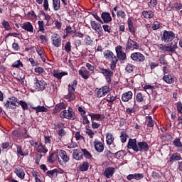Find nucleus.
<instances>
[{
    "label": "nucleus",
    "instance_id": "c9c22d12",
    "mask_svg": "<svg viewBox=\"0 0 182 182\" xmlns=\"http://www.w3.org/2000/svg\"><path fill=\"white\" fill-rule=\"evenodd\" d=\"M36 52L39 55L41 60L43 62H46V55H45V53H43V50H42V47L38 46L36 48Z\"/></svg>",
    "mask_w": 182,
    "mask_h": 182
},
{
    "label": "nucleus",
    "instance_id": "a211bd4d",
    "mask_svg": "<svg viewBox=\"0 0 182 182\" xmlns=\"http://www.w3.org/2000/svg\"><path fill=\"white\" fill-rule=\"evenodd\" d=\"M180 160H182L181 154L178 152H175L169 155L168 163H174V161H180Z\"/></svg>",
    "mask_w": 182,
    "mask_h": 182
},
{
    "label": "nucleus",
    "instance_id": "423d86ee",
    "mask_svg": "<svg viewBox=\"0 0 182 182\" xmlns=\"http://www.w3.org/2000/svg\"><path fill=\"white\" fill-rule=\"evenodd\" d=\"M34 87L38 92H43L46 87V82L43 80H39L37 77L33 79Z\"/></svg>",
    "mask_w": 182,
    "mask_h": 182
},
{
    "label": "nucleus",
    "instance_id": "6ab92c4d",
    "mask_svg": "<svg viewBox=\"0 0 182 182\" xmlns=\"http://www.w3.org/2000/svg\"><path fill=\"white\" fill-rule=\"evenodd\" d=\"M109 68L106 69V70L102 74L103 76L105 77V80H107V83L110 85L112 83V77H113L114 73Z\"/></svg>",
    "mask_w": 182,
    "mask_h": 182
},
{
    "label": "nucleus",
    "instance_id": "bf43d9fd",
    "mask_svg": "<svg viewBox=\"0 0 182 182\" xmlns=\"http://www.w3.org/2000/svg\"><path fill=\"white\" fill-rule=\"evenodd\" d=\"M135 68L136 67L134 65H132V64H127L126 65L125 70L128 73H132V72H133Z\"/></svg>",
    "mask_w": 182,
    "mask_h": 182
},
{
    "label": "nucleus",
    "instance_id": "9b49d317",
    "mask_svg": "<svg viewBox=\"0 0 182 182\" xmlns=\"http://www.w3.org/2000/svg\"><path fill=\"white\" fill-rule=\"evenodd\" d=\"M56 160H58L59 164H62V160L60 158H59V154L56 153L55 151L50 153L47 159L48 163H55Z\"/></svg>",
    "mask_w": 182,
    "mask_h": 182
},
{
    "label": "nucleus",
    "instance_id": "f704fd0d",
    "mask_svg": "<svg viewBox=\"0 0 182 182\" xmlns=\"http://www.w3.org/2000/svg\"><path fill=\"white\" fill-rule=\"evenodd\" d=\"M73 157L75 160H82V159H83V154L80 152V149H74Z\"/></svg>",
    "mask_w": 182,
    "mask_h": 182
},
{
    "label": "nucleus",
    "instance_id": "774afa93",
    "mask_svg": "<svg viewBox=\"0 0 182 182\" xmlns=\"http://www.w3.org/2000/svg\"><path fill=\"white\" fill-rule=\"evenodd\" d=\"M176 109H177L178 113H180L181 114H182V103H181V102L178 101L176 103Z\"/></svg>",
    "mask_w": 182,
    "mask_h": 182
},
{
    "label": "nucleus",
    "instance_id": "4c0bfd02",
    "mask_svg": "<svg viewBox=\"0 0 182 182\" xmlns=\"http://www.w3.org/2000/svg\"><path fill=\"white\" fill-rule=\"evenodd\" d=\"M77 86V80H74L71 84L68 85V92L73 93L76 90V87Z\"/></svg>",
    "mask_w": 182,
    "mask_h": 182
},
{
    "label": "nucleus",
    "instance_id": "e2e57ef3",
    "mask_svg": "<svg viewBox=\"0 0 182 182\" xmlns=\"http://www.w3.org/2000/svg\"><path fill=\"white\" fill-rule=\"evenodd\" d=\"M136 100L139 103H141V102L144 101V97H143V94L141 92H138L136 95Z\"/></svg>",
    "mask_w": 182,
    "mask_h": 182
},
{
    "label": "nucleus",
    "instance_id": "2f4dec72",
    "mask_svg": "<svg viewBox=\"0 0 182 182\" xmlns=\"http://www.w3.org/2000/svg\"><path fill=\"white\" fill-rule=\"evenodd\" d=\"M88 116L91 117V122H95V120H102L105 119V116L100 114H95V113H88Z\"/></svg>",
    "mask_w": 182,
    "mask_h": 182
},
{
    "label": "nucleus",
    "instance_id": "f8f14e48",
    "mask_svg": "<svg viewBox=\"0 0 182 182\" xmlns=\"http://www.w3.org/2000/svg\"><path fill=\"white\" fill-rule=\"evenodd\" d=\"M110 91V87L107 85L102 87L97 91V97L100 98L103 96H106L107 93Z\"/></svg>",
    "mask_w": 182,
    "mask_h": 182
},
{
    "label": "nucleus",
    "instance_id": "e433bc0d",
    "mask_svg": "<svg viewBox=\"0 0 182 182\" xmlns=\"http://www.w3.org/2000/svg\"><path fill=\"white\" fill-rule=\"evenodd\" d=\"M31 109L35 110L37 113H43L48 112V108L45 107V106H37V107H32Z\"/></svg>",
    "mask_w": 182,
    "mask_h": 182
},
{
    "label": "nucleus",
    "instance_id": "338daca9",
    "mask_svg": "<svg viewBox=\"0 0 182 182\" xmlns=\"http://www.w3.org/2000/svg\"><path fill=\"white\" fill-rule=\"evenodd\" d=\"M173 6L174 9H176V11H180L182 9V4L181 3L176 2L173 4Z\"/></svg>",
    "mask_w": 182,
    "mask_h": 182
},
{
    "label": "nucleus",
    "instance_id": "a878e982",
    "mask_svg": "<svg viewBox=\"0 0 182 182\" xmlns=\"http://www.w3.org/2000/svg\"><path fill=\"white\" fill-rule=\"evenodd\" d=\"M14 173L21 180L25 178V170L21 167L16 168L14 169Z\"/></svg>",
    "mask_w": 182,
    "mask_h": 182
},
{
    "label": "nucleus",
    "instance_id": "603ef678",
    "mask_svg": "<svg viewBox=\"0 0 182 182\" xmlns=\"http://www.w3.org/2000/svg\"><path fill=\"white\" fill-rule=\"evenodd\" d=\"M18 106H21L22 110L25 112V110H28V103L23 100H18Z\"/></svg>",
    "mask_w": 182,
    "mask_h": 182
},
{
    "label": "nucleus",
    "instance_id": "8fccbe9b",
    "mask_svg": "<svg viewBox=\"0 0 182 182\" xmlns=\"http://www.w3.org/2000/svg\"><path fill=\"white\" fill-rule=\"evenodd\" d=\"M38 32H41L42 33H45V23H43V21H38Z\"/></svg>",
    "mask_w": 182,
    "mask_h": 182
},
{
    "label": "nucleus",
    "instance_id": "4468645a",
    "mask_svg": "<svg viewBox=\"0 0 182 182\" xmlns=\"http://www.w3.org/2000/svg\"><path fill=\"white\" fill-rule=\"evenodd\" d=\"M142 178H144V174L143 173H132V174H129L127 176V180L129 181H132V180H136V181H139L141 180Z\"/></svg>",
    "mask_w": 182,
    "mask_h": 182
},
{
    "label": "nucleus",
    "instance_id": "f3484780",
    "mask_svg": "<svg viewBox=\"0 0 182 182\" xmlns=\"http://www.w3.org/2000/svg\"><path fill=\"white\" fill-rule=\"evenodd\" d=\"M78 74L81 76L82 79L87 80L90 77V72L85 67H82L78 71Z\"/></svg>",
    "mask_w": 182,
    "mask_h": 182
},
{
    "label": "nucleus",
    "instance_id": "1a4fd4ad",
    "mask_svg": "<svg viewBox=\"0 0 182 182\" xmlns=\"http://www.w3.org/2000/svg\"><path fill=\"white\" fill-rule=\"evenodd\" d=\"M127 147V149H132L134 151L137 153V150H139V142H137L136 139L130 138L128 141Z\"/></svg>",
    "mask_w": 182,
    "mask_h": 182
},
{
    "label": "nucleus",
    "instance_id": "79ce46f5",
    "mask_svg": "<svg viewBox=\"0 0 182 182\" xmlns=\"http://www.w3.org/2000/svg\"><path fill=\"white\" fill-rule=\"evenodd\" d=\"M103 55H104V58L107 60H110L112 56L114 55V53H113V52H112V50H106L104 53H103Z\"/></svg>",
    "mask_w": 182,
    "mask_h": 182
},
{
    "label": "nucleus",
    "instance_id": "69168bd1",
    "mask_svg": "<svg viewBox=\"0 0 182 182\" xmlns=\"http://www.w3.org/2000/svg\"><path fill=\"white\" fill-rule=\"evenodd\" d=\"M160 22L159 21H154L153 23H152V29L153 31H157V29H160Z\"/></svg>",
    "mask_w": 182,
    "mask_h": 182
},
{
    "label": "nucleus",
    "instance_id": "dca6fc26",
    "mask_svg": "<svg viewBox=\"0 0 182 182\" xmlns=\"http://www.w3.org/2000/svg\"><path fill=\"white\" fill-rule=\"evenodd\" d=\"M150 149V146H149V144L146 141H139L138 142V149H137V153L139 151H149V149Z\"/></svg>",
    "mask_w": 182,
    "mask_h": 182
},
{
    "label": "nucleus",
    "instance_id": "7c9ffc66",
    "mask_svg": "<svg viewBox=\"0 0 182 182\" xmlns=\"http://www.w3.org/2000/svg\"><path fill=\"white\" fill-rule=\"evenodd\" d=\"M127 25L131 35H132V36H136V28H134V26L133 25V21L128 18Z\"/></svg>",
    "mask_w": 182,
    "mask_h": 182
},
{
    "label": "nucleus",
    "instance_id": "20e7f679",
    "mask_svg": "<svg viewBox=\"0 0 182 182\" xmlns=\"http://www.w3.org/2000/svg\"><path fill=\"white\" fill-rule=\"evenodd\" d=\"M174 38H176V34L173 31L164 30L161 36V41L164 43H170V42H173Z\"/></svg>",
    "mask_w": 182,
    "mask_h": 182
},
{
    "label": "nucleus",
    "instance_id": "c03bdc74",
    "mask_svg": "<svg viewBox=\"0 0 182 182\" xmlns=\"http://www.w3.org/2000/svg\"><path fill=\"white\" fill-rule=\"evenodd\" d=\"M116 99H117V96L109 93L107 95L106 100L108 103H113V102H115Z\"/></svg>",
    "mask_w": 182,
    "mask_h": 182
},
{
    "label": "nucleus",
    "instance_id": "ddd939ff",
    "mask_svg": "<svg viewBox=\"0 0 182 182\" xmlns=\"http://www.w3.org/2000/svg\"><path fill=\"white\" fill-rule=\"evenodd\" d=\"M114 173H116V168L114 167L109 166L105 168L103 176H105L106 178H112Z\"/></svg>",
    "mask_w": 182,
    "mask_h": 182
},
{
    "label": "nucleus",
    "instance_id": "6e6552de",
    "mask_svg": "<svg viewBox=\"0 0 182 182\" xmlns=\"http://www.w3.org/2000/svg\"><path fill=\"white\" fill-rule=\"evenodd\" d=\"M115 52L118 60H127V56L126 55V53L123 51V47L122 46H116Z\"/></svg>",
    "mask_w": 182,
    "mask_h": 182
},
{
    "label": "nucleus",
    "instance_id": "4d7b16f0",
    "mask_svg": "<svg viewBox=\"0 0 182 182\" xmlns=\"http://www.w3.org/2000/svg\"><path fill=\"white\" fill-rule=\"evenodd\" d=\"M66 124L63 122H58L57 124H54V129L55 130H60V129H65Z\"/></svg>",
    "mask_w": 182,
    "mask_h": 182
},
{
    "label": "nucleus",
    "instance_id": "5701e85b",
    "mask_svg": "<svg viewBox=\"0 0 182 182\" xmlns=\"http://www.w3.org/2000/svg\"><path fill=\"white\" fill-rule=\"evenodd\" d=\"M52 43L55 48H59L60 45H62V40L60 37L58 36V34H54L53 36L51 38Z\"/></svg>",
    "mask_w": 182,
    "mask_h": 182
},
{
    "label": "nucleus",
    "instance_id": "5fc2aeb1",
    "mask_svg": "<svg viewBox=\"0 0 182 182\" xmlns=\"http://www.w3.org/2000/svg\"><path fill=\"white\" fill-rule=\"evenodd\" d=\"M124 156H126V152L124 150L118 151L114 153V157L116 159H123Z\"/></svg>",
    "mask_w": 182,
    "mask_h": 182
},
{
    "label": "nucleus",
    "instance_id": "2eb2a0df",
    "mask_svg": "<svg viewBox=\"0 0 182 182\" xmlns=\"http://www.w3.org/2000/svg\"><path fill=\"white\" fill-rule=\"evenodd\" d=\"M94 147L97 153H103L105 150V144L99 141V139H95L94 141Z\"/></svg>",
    "mask_w": 182,
    "mask_h": 182
},
{
    "label": "nucleus",
    "instance_id": "49530a36",
    "mask_svg": "<svg viewBox=\"0 0 182 182\" xmlns=\"http://www.w3.org/2000/svg\"><path fill=\"white\" fill-rule=\"evenodd\" d=\"M127 133H126L124 131L121 132V134L119 135V139L121 140V142L126 143L127 141Z\"/></svg>",
    "mask_w": 182,
    "mask_h": 182
},
{
    "label": "nucleus",
    "instance_id": "c85d7f7f",
    "mask_svg": "<svg viewBox=\"0 0 182 182\" xmlns=\"http://www.w3.org/2000/svg\"><path fill=\"white\" fill-rule=\"evenodd\" d=\"M109 60L110 62V64H109L110 70H114L116 69L117 62H119V59L117 58V57L116 55H114Z\"/></svg>",
    "mask_w": 182,
    "mask_h": 182
},
{
    "label": "nucleus",
    "instance_id": "393cba45",
    "mask_svg": "<svg viewBox=\"0 0 182 182\" xmlns=\"http://www.w3.org/2000/svg\"><path fill=\"white\" fill-rule=\"evenodd\" d=\"M173 146L178 149V153H182V142L181 139L176 137L172 142Z\"/></svg>",
    "mask_w": 182,
    "mask_h": 182
},
{
    "label": "nucleus",
    "instance_id": "3c124183",
    "mask_svg": "<svg viewBox=\"0 0 182 182\" xmlns=\"http://www.w3.org/2000/svg\"><path fill=\"white\" fill-rule=\"evenodd\" d=\"M64 50L67 53H70V52H72V43H70V41H68L65 43V45L64 46Z\"/></svg>",
    "mask_w": 182,
    "mask_h": 182
},
{
    "label": "nucleus",
    "instance_id": "4be33fe9",
    "mask_svg": "<svg viewBox=\"0 0 182 182\" xmlns=\"http://www.w3.org/2000/svg\"><path fill=\"white\" fill-rule=\"evenodd\" d=\"M101 18L102 19L103 23H110V22H112V16H110V13L106 11L102 13Z\"/></svg>",
    "mask_w": 182,
    "mask_h": 182
},
{
    "label": "nucleus",
    "instance_id": "b1692460",
    "mask_svg": "<svg viewBox=\"0 0 182 182\" xmlns=\"http://www.w3.org/2000/svg\"><path fill=\"white\" fill-rule=\"evenodd\" d=\"M105 136L107 146H112V144H113L114 147H116V145H114V136H113V134L107 132Z\"/></svg>",
    "mask_w": 182,
    "mask_h": 182
},
{
    "label": "nucleus",
    "instance_id": "412c9836",
    "mask_svg": "<svg viewBox=\"0 0 182 182\" xmlns=\"http://www.w3.org/2000/svg\"><path fill=\"white\" fill-rule=\"evenodd\" d=\"M58 156H60L61 160H63V163H68V161L70 160V158L68 155V153L66 151L63 149H60L58 151Z\"/></svg>",
    "mask_w": 182,
    "mask_h": 182
},
{
    "label": "nucleus",
    "instance_id": "9d476101",
    "mask_svg": "<svg viewBox=\"0 0 182 182\" xmlns=\"http://www.w3.org/2000/svg\"><path fill=\"white\" fill-rule=\"evenodd\" d=\"M131 59L134 62H144L146 57L140 52H135L131 54Z\"/></svg>",
    "mask_w": 182,
    "mask_h": 182
},
{
    "label": "nucleus",
    "instance_id": "de8ad7c7",
    "mask_svg": "<svg viewBox=\"0 0 182 182\" xmlns=\"http://www.w3.org/2000/svg\"><path fill=\"white\" fill-rule=\"evenodd\" d=\"M64 98L69 102H72L73 100H75V99H76V95L73 92H68L67 95H65Z\"/></svg>",
    "mask_w": 182,
    "mask_h": 182
},
{
    "label": "nucleus",
    "instance_id": "f03ea898",
    "mask_svg": "<svg viewBox=\"0 0 182 182\" xmlns=\"http://www.w3.org/2000/svg\"><path fill=\"white\" fill-rule=\"evenodd\" d=\"M18 103L19 99L13 96L9 97L6 102L3 103V105L6 109H11V110H15L16 109V107L19 106L18 105Z\"/></svg>",
    "mask_w": 182,
    "mask_h": 182
},
{
    "label": "nucleus",
    "instance_id": "864d4df0",
    "mask_svg": "<svg viewBox=\"0 0 182 182\" xmlns=\"http://www.w3.org/2000/svg\"><path fill=\"white\" fill-rule=\"evenodd\" d=\"M81 151H82L83 156L85 157V159H87V160H90V159H92V154H90V152H89L87 149H82Z\"/></svg>",
    "mask_w": 182,
    "mask_h": 182
},
{
    "label": "nucleus",
    "instance_id": "cd10ccee",
    "mask_svg": "<svg viewBox=\"0 0 182 182\" xmlns=\"http://www.w3.org/2000/svg\"><path fill=\"white\" fill-rule=\"evenodd\" d=\"M68 107V103L60 102L55 105L54 113H59L61 110H65Z\"/></svg>",
    "mask_w": 182,
    "mask_h": 182
},
{
    "label": "nucleus",
    "instance_id": "72a5a7b5",
    "mask_svg": "<svg viewBox=\"0 0 182 182\" xmlns=\"http://www.w3.org/2000/svg\"><path fill=\"white\" fill-rule=\"evenodd\" d=\"M142 16L145 18V19H151V18H154V11L151 10L142 11Z\"/></svg>",
    "mask_w": 182,
    "mask_h": 182
},
{
    "label": "nucleus",
    "instance_id": "c756f323",
    "mask_svg": "<svg viewBox=\"0 0 182 182\" xmlns=\"http://www.w3.org/2000/svg\"><path fill=\"white\" fill-rule=\"evenodd\" d=\"M22 29L26 31L27 32H31L33 33V26H32V23L29 21L25 22L21 26Z\"/></svg>",
    "mask_w": 182,
    "mask_h": 182
},
{
    "label": "nucleus",
    "instance_id": "f257e3e1",
    "mask_svg": "<svg viewBox=\"0 0 182 182\" xmlns=\"http://www.w3.org/2000/svg\"><path fill=\"white\" fill-rule=\"evenodd\" d=\"M157 48L161 52H169L173 53L176 52V49L178 47L177 46V41H173V42H171L169 46H166V44H158Z\"/></svg>",
    "mask_w": 182,
    "mask_h": 182
},
{
    "label": "nucleus",
    "instance_id": "bb28decb",
    "mask_svg": "<svg viewBox=\"0 0 182 182\" xmlns=\"http://www.w3.org/2000/svg\"><path fill=\"white\" fill-rule=\"evenodd\" d=\"M133 99V92L128 91L122 95V102H129V100H132Z\"/></svg>",
    "mask_w": 182,
    "mask_h": 182
},
{
    "label": "nucleus",
    "instance_id": "a18cd8bd",
    "mask_svg": "<svg viewBox=\"0 0 182 182\" xmlns=\"http://www.w3.org/2000/svg\"><path fill=\"white\" fill-rule=\"evenodd\" d=\"M145 119L148 121L147 127H154V120H153V117L151 116H146Z\"/></svg>",
    "mask_w": 182,
    "mask_h": 182
},
{
    "label": "nucleus",
    "instance_id": "09e8293b",
    "mask_svg": "<svg viewBox=\"0 0 182 182\" xmlns=\"http://www.w3.org/2000/svg\"><path fill=\"white\" fill-rule=\"evenodd\" d=\"M36 151L38 153H41V154H46V153H48V148H46V146H37L36 147Z\"/></svg>",
    "mask_w": 182,
    "mask_h": 182
},
{
    "label": "nucleus",
    "instance_id": "6e6d98bb",
    "mask_svg": "<svg viewBox=\"0 0 182 182\" xmlns=\"http://www.w3.org/2000/svg\"><path fill=\"white\" fill-rule=\"evenodd\" d=\"M117 16L120 19H126V12L124 10H119L117 11Z\"/></svg>",
    "mask_w": 182,
    "mask_h": 182
},
{
    "label": "nucleus",
    "instance_id": "7ed1b4c3",
    "mask_svg": "<svg viewBox=\"0 0 182 182\" xmlns=\"http://www.w3.org/2000/svg\"><path fill=\"white\" fill-rule=\"evenodd\" d=\"M60 119H68V120H76V114L73 112V108L68 107V110L64 109L60 113Z\"/></svg>",
    "mask_w": 182,
    "mask_h": 182
},
{
    "label": "nucleus",
    "instance_id": "58836bf2",
    "mask_svg": "<svg viewBox=\"0 0 182 182\" xmlns=\"http://www.w3.org/2000/svg\"><path fill=\"white\" fill-rule=\"evenodd\" d=\"M80 171H87L89 170V164L87 161H84L78 166Z\"/></svg>",
    "mask_w": 182,
    "mask_h": 182
},
{
    "label": "nucleus",
    "instance_id": "0eeeda50",
    "mask_svg": "<svg viewBox=\"0 0 182 182\" xmlns=\"http://www.w3.org/2000/svg\"><path fill=\"white\" fill-rule=\"evenodd\" d=\"M139 48H140L139 43L132 40L129 37L125 46L126 50L129 52V50H134V49L137 50Z\"/></svg>",
    "mask_w": 182,
    "mask_h": 182
},
{
    "label": "nucleus",
    "instance_id": "473e14b6",
    "mask_svg": "<svg viewBox=\"0 0 182 182\" xmlns=\"http://www.w3.org/2000/svg\"><path fill=\"white\" fill-rule=\"evenodd\" d=\"M163 81L166 82V83H167L168 85H172V83H174L175 80H174V77H173L171 75L168 74V75H165L163 77Z\"/></svg>",
    "mask_w": 182,
    "mask_h": 182
},
{
    "label": "nucleus",
    "instance_id": "ea45409f",
    "mask_svg": "<svg viewBox=\"0 0 182 182\" xmlns=\"http://www.w3.org/2000/svg\"><path fill=\"white\" fill-rule=\"evenodd\" d=\"M90 26H91L92 29L93 31H95L96 32H97V29H100V28H102V25L97 22H96V21H91Z\"/></svg>",
    "mask_w": 182,
    "mask_h": 182
},
{
    "label": "nucleus",
    "instance_id": "39448f33",
    "mask_svg": "<svg viewBox=\"0 0 182 182\" xmlns=\"http://www.w3.org/2000/svg\"><path fill=\"white\" fill-rule=\"evenodd\" d=\"M16 149L17 156H21L22 157H25L26 156H29V151H32V149L29 146H22L19 144H15Z\"/></svg>",
    "mask_w": 182,
    "mask_h": 182
},
{
    "label": "nucleus",
    "instance_id": "0e129e2a",
    "mask_svg": "<svg viewBox=\"0 0 182 182\" xmlns=\"http://www.w3.org/2000/svg\"><path fill=\"white\" fill-rule=\"evenodd\" d=\"M104 153L107 159H113L114 157V153L110 151L109 149H106Z\"/></svg>",
    "mask_w": 182,
    "mask_h": 182
},
{
    "label": "nucleus",
    "instance_id": "a19ab883",
    "mask_svg": "<svg viewBox=\"0 0 182 182\" xmlns=\"http://www.w3.org/2000/svg\"><path fill=\"white\" fill-rule=\"evenodd\" d=\"M58 168L48 171L46 172V176L50 177V178H53V177H58Z\"/></svg>",
    "mask_w": 182,
    "mask_h": 182
},
{
    "label": "nucleus",
    "instance_id": "13d9d810",
    "mask_svg": "<svg viewBox=\"0 0 182 182\" xmlns=\"http://www.w3.org/2000/svg\"><path fill=\"white\" fill-rule=\"evenodd\" d=\"M1 25H2L3 28L5 29V31H11V29H12L11 28V26L9 25V22H8L6 20L2 21Z\"/></svg>",
    "mask_w": 182,
    "mask_h": 182
},
{
    "label": "nucleus",
    "instance_id": "37998d69",
    "mask_svg": "<svg viewBox=\"0 0 182 182\" xmlns=\"http://www.w3.org/2000/svg\"><path fill=\"white\" fill-rule=\"evenodd\" d=\"M53 8L54 11H59L60 9V0H53Z\"/></svg>",
    "mask_w": 182,
    "mask_h": 182
},
{
    "label": "nucleus",
    "instance_id": "680f3d73",
    "mask_svg": "<svg viewBox=\"0 0 182 182\" xmlns=\"http://www.w3.org/2000/svg\"><path fill=\"white\" fill-rule=\"evenodd\" d=\"M102 28L105 32H107V33H112V26L109 24L102 25Z\"/></svg>",
    "mask_w": 182,
    "mask_h": 182
},
{
    "label": "nucleus",
    "instance_id": "aec40b11",
    "mask_svg": "<svg viewBox=\"0 0 182 182\" xmlns=\"http://www.w3.org/2000/svg\"><path fill=\"white\" fill-rule=\"evenodd\" d=\"M53 76L58 79V80H60L63 76H68V72L66 71H62L59 70H54L53 71Z\"/></svg>",
    "mask_w": 182,
    "mask_h": 182
},
{
    "label": "nucleus",
    "instance_id": "052dcab7",
    "mask_svg": "<svg viewBox=\"0 0 182 182\" xmlns=\"http://www.w3.org/2000/svg\"><path fill=\"white\" fill-rule=\"evenodd\" d=\"M12 68H16L17 69L19 68H23V64L20 61V60H18L12 64Z\"/></svg>",
    "mask_w": 182,
    "mask_h": 182
}]
</instances>
